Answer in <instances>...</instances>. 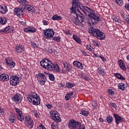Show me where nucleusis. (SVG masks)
Returning <instances> with one entry per match:
<instances>
[{
  "instance_id": "obj_31",
  "label": "nucleus",
  "mask_w": 129,
  "mask_h": 129,
  "mask_svg": "<svg viewBox=\"0 0 129 129\" xmlns=\"http://www.w3.org/2000/svg\"><path fill=\"white\" fill-rule=\"evenodd\" d=\"M47 77L49 78V79L51 80V81H54L55 80V77L53 74L46 73Z\"/></svg>"
},
{
  "instance_id": "obj_35",
  "label": "nucleus",
  "mask_w": 129,
  "mask_h": 129,
  "mask_svg": "<svg viewBox=\"0 0 129 129\" xmlns=\"http://www.w3.org/2000/svg\"><path fill=\"white\" fill-rule=\"evenodd\" d=\"M44 51L45 52H48V53H54V52H55V50L50 48H45Z\"/></svg>"
},
{
  "instance_id": "obj_51",
  "label": "nucleus",
  "mask_w": 129,
  "mask_h": 129,
  "mask_svg": "<svg viewBox=\"0 0 129 129\" xmlns=\"http://www.w3.org/2000/svg\"><path fill=\"white\" fill-rule=\"evenodd\" d=\"M124 8L127 11H129V4H125Z\"/></svg>"
},
{
  "instance_id": "obj_7",
  "label": "nucleus",
  "mask_w": 129,
  "mask_h": 129,
  "mask_svg": "<svg viewBox=\"0 0 129 129\" xmlns=\"http://www.w3.org/2000/svg\"><path fill=\"white\" fill-rule=\"evenodd\" d=\"M50 118L54 120L56 122H60L61 121V117H60V115L57 111H51L50 113Z\"/></svg>"
},
{
  "instance_id": "obj_58",
  "label": "nucleus",
  "mask_w": 129,
  "mask_h": 129,
  "mask_svg": "<svg viewBox=\"0 0 129 129\" xmlns=\"http://www.w3.org/2000/svg\"><path fill=\"white\" fill-rule=\"evenodd\" d=\"M121 16L124 19H126V15H124V14H122Z\"/></svg>"
},
{
  "instance_id": "obj_34",
  "label": "nucleus",
  "mask_w": 129,
  "mask_h": 129,
  "mask_svg": "<svg viewBox=\"0 0 129 129\" xmlns=\"http://www.w3.org/2000/svg\"><path fill=\"white\" fill-rule=\"evenodd\" d=\"M106 120H107V122L111 123L113 120L112 116L110 115L107 116V117H106Z\"/></svg>"
},
{
  "instance_id": "obj_38",
  "label": "nucleus",
  "mask_w": 129,
  "mask_h": 129,
  "mask_svg": "<svg viewBox=\"0 0 129 129\" xmlns=\"http://www.w3.org/2000/svg\"><path fill=\"white\" fill-rule=\"evenodd\" d=\"M118 89H120L121 90H124V84L123 83L119 84Z\"/></svg>"
},
{
  "instance_id": "obj_33",
  "label": "nucleus",
  "mask_w": 129,
  "mask_h": 129,
  "mask_svg": "<svg viewBox=\"0 0 129 129\" xmlns=\"http://www.w3.org/2000/svg\"><path fill=\"white\" fill-rule=\"evenodd\" d=\"M64 68H66V70L68 71L69 72H70L71 71V69H72V67H71V65L70 64H68L67 66H65V64H63Z\"/></svg>"
},
{
  "instance_id": "obj_15",
  "label": "nucleus",
  "mask_w": 129,
  "mask_h": 129,
  "mask_svg": "<svg viewBox=\"0 0 129 129\" xmlns=\"http://www.w3.org/2000/svg\"><path fill=\"white\" fill-rule=\"evenodd\" d=\"M113 116L115 119L116 124H118L119 123H120V122H122L123 121V119L117 114L114 113Z\"/></svg>"
},
{
  "instance_id": "obj_44",
  "label": "nucleus",
  "mask_w": 129,
  "mask_h": 129,
  "mask_svg": "<svg viewBox=\"0 0 129 129\" xmlns=\"http://www.w3.org/2000/svg\"><path fill=\"white\" fill-rule=\"evenodd\" d=\"M86 48L89 51H92V49H93V47L91 46V45H87Z\"/></svg>"
},
{
  "instance_id": "obj_1",
  "label": "nucleus",
  "mask_w": 129,
  "mask_h": 129,
  "mask_svg": "<svg viewBox=\"0 0 129 129\" xmlns=\"http://www.w3.org/2000/svg\"><path fill=\"white\" fill-rule=\"evenodd\" d=\"M40 66L46 69L48 71H55V72H59L60 69L59 66L57 64L52 63V61L48 58H44L42 60L40 61Z\"/></svg>"
},
{
  "instance_id": "obj_3",
  "label": "nucleus",
  "mask_w": 129,
  "mask_h": 129,
  "mask_svg": "<svg viewBox=\"0 0 129 129\" xmlns=\"http://www.w3.org/2000/svg\"><path fill=\"white\" fill-rule=\"evenodd\" d=\"M85 10H86V12L88 13V14H87L88 17L92 19V24L93 25H96L97 22H100V18L97 14H95V11L87 7L85 8Z\"/></svg>"
},
{
  "instance_id": "obj_52",
  "label": "nucleus",
  "mask_w": 129,
  "mask_h": 129,
  "mask_svg": "<svg viewBox=\"0 0 129 129\" xmlns=\"http://www.w3.org/2000/svg\"><path fill=\"white\" fill-rule=\"evenodd\" d=\"M51 128L52 129H58V127H57L56 125L54 124V123H53L51 125Z\"/></svg>"
},
{
  "instance_id": "obj_50",
  "label": "nucleus",
  "mask_w": 129,
  "mask_h": 129,
  "mask_svg": "<svg viewBox=\"0 0 129 129\" xmlns=\"http://www.w3.org/2000/svg\"><path fill=\"white\" fill-rule=\"evenodd\" d=\"M113 22H115L117 23H118V24H120L121 23V22L120 21V20H119V19H118L117 18H115L113 20Z\"/></svg>"
},
{
  "instance_id": "obj_45",
  "label": "nucleus",
  "mask_w": 129,
  "mask_h": 129,
  "mask_svg": "<svg viewBox=\"0 0 129 129\" xmlns=\"http://www.w3.org/2000/svg\"><path fill=\"white\" fill-rule=\"evenodd\" d=\"M16 112L17 113V115H19L20 114H22V112H21V110L19 108H15Z\"/></svg>"
},
{
  "instance_id": "obj_4",
  "label": "nucleus",
  "mask_w": 129,
  "mask_h": 129,
  "mask_svg": "<svg viewBox=\"0 0 129 129\" xmlns=\"http://www.w3.org/2000/svg\"><path fill=\"white\" fill-rule=\"evenodd\" d=\"M77 16V18L74 17L72 19V22L77 26H81V27H84V15L81 14L79 15L78 13L75 14Z\"/></svg>"
},
{
  "instance_id": "obj_11",
  "label": "nucleus",
  "mask_w": 129,
  "mask_h": 129,
  "mask_svg": "<svg viewBox=\"0 0 129 129\" xmlns=\"http://www.w3.org/2000/svg\"><path fill=\"white\" fill-rule=\"evenodd\" d=\"M1 34H12L14 33V28L12 26H8L4 30H0Z\"/></svg>"
},
{
  "instance_id": "obj_40",
  "label": "nucleus",
  "mask_w": 129,
  "mask_h": 129,
  "mask_svg": "<svg viewBox=\"0 0 129 129\" xmlns=\"http://www.w3.org/2000/svg\"><path fill=\"white\" fill-rule=\"evenodd\" d=\"M81 114H82V115H84V116H87L88 114H89V112L87 111L83 110L81 111V113H80Z\"/></svg>"
},
{
  "instance_id": "obj_61",
  "label": "nucleus",
  "mask_w": 129,
  "mask_h": 129,
  "mask_svg": "<svg viewBox=\"0 0 129 129\" xmlns=\"http://www.w3.org/2000/svg\"><path fill=\"white\" fill-rule=\"evenodd\" d=\"M83 7H84V6H82L81 5H79L78 7V9H80V10H82V8H83Z\"/></svg>"
},
{
  "instance_id": "obj_17",
  "label": "nucleus",
  "mask_w": 129,
  "mask_h": 129,
  "mask_svg": "<svg viewBox=\"0 0 129 129\" xmlns=\"http://www.w3.org/2000/svg\"><path fill=\"white\" fill-rule=\"evenodd\" d=\"M6 61L8 64V67H10V68H14V67L16 66V63H15L13 60H11L6 58Z\"/></svg>"
},
{
  "instance_id": "obj_47",
  "label": "nucleus",
  "mask_w": 129,
  "mask_h": 129,
  "mask_svg": "<svg viewBox=\"0 0 129 129\" xmlns=\"http://www.w3.org/2000/svg\"><path fill=\"white\" fill-rule=\"evenodd\" d=\"M92 105L93 107H96L97 106V103L94 101H92Z\"/></svg>"
},
{
  "instance_id": "obj_20",
  "label": "nucleus",
  "mask_w": 129,
  "mask_h": 129,
  "mask_svg": "<svg viewBox=\"0 0 129 129\" xmlns=\"http://www.w3.org/2000/svg\"><path fill=\"white\" fill-rule=\"evenodd\" d=\"M10 78L9 77V75L6 74H3L1 75H0V81H3L5 82V81H8L9 80Z\"/></svg>"
},
{
  "instance_id": "obj_12",
  "label": "nucleus",
  "mask_w": 129,
  "mask_h": 129,
  "mask_svg": "<svg viewBox=\"0 0 129 129\" xmlns=\"http://www.w3.org/2000/svg\"><path fill=\"white\" fill-rule=\"evenodd\" d=\"M12 98H13V100L14 101H15L16 103H21L23 99V97H22V95H21V94L18 93L15 94Z\"/></svg>"
},
{
  "instance_id": "obj_8",
  "label": "nucleus",
  "mask_w": 129,
  "mask_h": 129,
  "mask_svg": "<svg viewBox=\"0 0 129 129\" xmlns=\"http://www.w3.org/2000/svg\"><path fill=\"white\" fill-rule=\"evenodd\" d=\"M10 83L11 85H12V86H17V85H18L20 83L19 77L16 76H12L10 78Z\"/></svg>"
},
{
  "instance_id": "obj_64",
  "label": "nucleus",
  "mask_w": 129,
  "mask_h": 129,
  "mask_svg": "<svg viewBox=\"0 0 129 129\" xmlns=\"http://www.w3.org/2000/svg\"><path fill=\"white\" fill-rule=\"evenodd\" d=\"M126 22H127V23H129V19L127 17H126V19H125Z\"/></svg>"
},
{
  "instance_id": "obj_53",
  "label": "nucleus",
  "mask_w": 129,
  "mask_h": 129,
  "mask_svg": "<svg viewBox=\"0 0 129 129\" xmlns=\"http://www.w3.org/2000/svg\"><path fill=\"white\" fill-rule=\"evenodd\" d=\"M31 45L32 47H34V48H37V44L35 43V42H31Z\"/></svg>"
},
{
  "instance_id": "obj_36",
  "label": "nucleus",
  "mask_w": 129,
  "mask_h": 129,
  "mask_svg": "<svg viewBox=\"0 0 129 129\" xmlns=\"http://www.w3.org/2000/svg\"><path fill=\"white\" fill-rule=\"evenodd\" d=\"M81 75V78H82V79H84V80H86V81H89V80H90V79H89V78L87 77L86 75L84 74H82Z\"/></svg>"
},
{
  "instance_id": "obj_10",
  "label": "nucleus",
  "mask_w": 129,
  "mask_h": 129,
  "mask_svg": "<svg viewBox=\"0 0 129 129\" xmlns=\"http://www.w3.org/2000/svg\"><path fill=\"white\" fill-rule=\"evenodd\" d=\"M24 8H16L14 10V13H15L17 17H22V16L24 15Z\"/></svg>"
},
{
  "instance_id": "obj_49",
  "label": "nucleus",
  "mask_w": 129,
  "mask_h": 129,
  "mask_svg": "<svg viewBox=\"0 0 129 129\" xmlns=\"http://www.w3.org/2000/svg\"><path fill=\"white\" fill-rule=\"evenodd\" d=\"M113 2H115L117 4H122V0H112Z\"/></svg>"
},
{
  "instance_id": "obj_39",
  "label": "nucleus",
  "mask_w": 129,
  "mask_h": 129,
  "mask_svg": "<svg viewBox=\"0 0 129 129\" xmlns=\"http://www.w3.org/2000/svg\"><path fill=\"white\" fill-rule=\"evenodd\" d=\"M18 3H20V4H24V5H28L29 4V2L26 0H17Z\"/></svg>"
},
{
  "instance_id": "obj_25",
  "label": "nucleus",
  "mask_w": 129,
  "mask_h": 129,
  "mask_svg": "<svg viewBox=\"0 0 129 129\" xmlns=\"http://www.w3.org/2000/svg\"><path fill=\"white\" fill-rule=\"evenodd\" d=\"M16 121V116L15 115H11L9 117V121L11 123H14Z\"/></svg>"
},
{
  "instance_id": "obj_29",
  "label": "nucleus",
  "mask_w": 129,
  "mask_h": 129,
  "mask_svg": "<svg viewBox=\"0 0 129 129\" xmlns=\"http://www.w3.org/2000/svg\"><path fill=\"white\" fill-rule=\"evenodd\" d=\"M16 51L17 53H22L24 52V49L21 46H16Z\"/></svg>"
},
{
  "instance_id": "obj_43",
  "label": "nucleus",
  "mask_w": 129,
  "mask_h": 129,
  "mask_svg": "<svg viewBox=\"0 0 129 129\" xmlns=\"http://www.w3.org/2000/svg\"><path fill=\"white\" fill-rule=\"evenodd\" d=\"M85 8H87V7L86 6L83 7L82 9H81V11H82V12H83L84 14H85L86 16H87V12H86V10H85Z\"/></svg>"
},
{
  "instance_id": "obj_60",
  "label": "nucleus",
  "mask_w": 129,
  "mask_h": 129,
  "mask_svg": "<svg viewBox=\"0 0 129 129\" xmlns=\"http://www.w3.org/2000/svg\"><path fill=\"white\" fill-rule=\"evenodd\" d=\"M93 44L94 46H96V47H98V43L95 41L93 42Z\"/></svg>"
},
{
  "instance_id": "obj_5",
  "label": "nucleus",
  "mask_w": 129,
  "mask_h": 129,
  "mask_svg": "<svg viewBox=\"0 0 129 129\" xmlns=\"http://www.w3.org/2000/svg\"><path fill=\"white\" fill-rule=\"evenodd\" d=\"M70 129H85V126H81V122L76 121L74 119L71 120L69 122Z\"/></svg>"
},
{
  "instance_id": "obj_30",
  "label": "nucleus",
  "mask_w": 129,
  "mask_h": 129,
  "mask_svg": "<svg viewBox=\"0 0 129 129\" xmlns=\"http://www.w3.org/2000/svg\"><path fill=\"white\" fill-rule=\"evenodd\" d=\"M73 39H74L75 41L77 42V43H81V40L80 39V38L78 37L77 35H73Z\"/></svg>"
},
{
  "instance_id": "obj_2",
  "label": "nucleus",
  "mask_w": 129,
  "mask_h": 129,
  "mask_svg": "<svg viewBox=\"0 0 129 129\" xmlns=\"http://www.w3.org/2000/svg\"><path fill=\"white\" fill-rule=\"evenodd\" d=\"M89 33L91 36H93L99 40H104L105 39V34L100 31L99 29L95 27H91L89 29Z\"/></svg>"
},
{
  "instance_id": "obj_37",
  "label": "nucleus",
  "mask_w": 129,
  "mask_h": 129,
  "mask_svg": "<svg viewBox=\"0 0 129 129\" xmlns=\"http://www.w3.org/2000/svg\"><path fill=\"white\" fill-rule=\"evenodd\" d=\"M66 87H67V88H72V87H74V84L71 83L67 82Z\"/></svg>"
},
{
  "instance_id": "obj_48",
  "label": "nucleus",
  "mask_w": 129,
  "mask_h": 129,
  "mask_svg": "<svg viewBox=\"0 0 129 129\" xmlns=\"http://www.w3.org/2000/svg\"><path fill=\"white\" fill-rule=\"evenodd\" d=\"M70 98H71V97H70L68 94H67L65 96L66 100H69V99H70Z\"/></svg>"
},
{
  "instance_id": "obj_57",
  "label": "nucleus",
  "mask_w": 129,
  "mask_h": 129,
  "mask_svg": "<svg viewBox=\"0 0 129 129\" xmlns=\"http://www.w3.org/2000/svg\"><path fill=\"white\" fill-rule=\"evenodd\" d=\"M43 25L47 26L48 25V21L44 20L43 21Z\"/></svg>"
},
{
  "instance_id": "obj_19",
  "label": "nucleus",
  "mask_w": 129,
  "mask_h": 129,
  "mask_svg": "<svg viewBox=\"0 0 129 129\" xmlns=\"http://www.w3.org/2000/svg\"><path fill=\"white\" fill-rule=\"evenodd\" d=\"M38 97V95L36 92H32L30 94V96L28 97V100L29 102H32V100L34 99L35 98H37Z\"/></svg>"
},
{
  "instance_id": "obj_56",
  "label": "nucleus",
  "mask_w": 129,
  "mask_h": 129,
  "mask_svg": "<svg viewBox=\"0 0 129 129\" xmlns=\"http://www.w3.org/2000/svg\"><path fill=\"white\" fill-rule=\"evenodd\" d=\"M52 105L51 104H47L46 105V107L48 108L49 109H51V108L52 107Z\"/></svg>"
},
{
  "instance_id": "obj_13",
  "label": "nucleus",
  "mask_w": 129,
  "mask_h": 129,
  "mask_svg": "<svg viewBox=\"0 0 129 129\" xmlns=\"http://www.w3.org/2000/svg\"><path fill=\"white\" fill-rule=\"evenodd\" d=\"M25 124L29 127V128H32L33 125H34V122H33V119L31 118H28V117L25 118Z\"/></svg>"
},
{
  "instance_id": "obj_41",
  "label": "nucleus",
  "mask_w": 129,
  "mask_h": 129,
  "mask_svg": "<svg viewBox=\"0 0 129 129\" xmlns=\"http://www.w3.org/2000/svg\"><path fill=\"white\" fill-rule=\"evenodd\" d=\"M17 117L21 121H23V120H24V116H22V113L19 115H17Z\"/></svg>"
},
{
  "instance_id": "obj_62",
  "label": "nucleus",
  "mask_w": 129,
  "mask_h": 129,
  "mask_svg": "<svg viewBox=\"0 0 129 129\" xmlns=\"http://www.w3.org/2000/svg\"><path fill=\"white\" fill-rule=\"evenodd\" d=\"M21 23L23 26L26 25V22L21 21Z\"/></svg>"
},
{
  "instance_id": "obj_24",
  "label": "nucleus",
  "mask_w": 129,
  "mask_h": 129,
  "mask_svg": "<svg viewBox=\"0 0 129 129\" xmlns=\"http://www.w3.org/2000/svg\"><path fill=\"white\" fill-rule=\"evenodd\" d=\"M40 101L41 99H40V97H39L35 98L34 99L32 100V102H33L34 105H38V104H40Z\"/></svg>"
},
{
  "instance_id": "obj_27",
  "label": "nucleus",
  "mask_w": 129,
  "mask_h": 129,
  "mask_svg": "<svg viewBox=\"0 0 129 129\" xmlns=\"http://www.w3.org/2000/svg\"><path fill=\"white\" fill-rule=\"evenodd\" d=\"M8 22V19L5 18V17H2L0 18V24L1 25H6Z\"/></svg>"
},
{
  "instance_id": "obj_23",
  "label": "nucleus",
  "mask_w": 129,
  "mask_h": 129,
  "mask_svg": "<svg viewBox=\"0 0 129 129\" xmlns=\"http://www.w3.org/2000/svg\"><path fill=\"white\" fill-rule=\"evenodd\" d=\"M118 63L119 64V66L122 70H126V68H125V65L123 63V60L122 59H120L118 61Z\"/></svg>"
},
{
  "instance_id": "obj_42",
  "label": "nucleus",
  "mask_w": 129,
  "mask_h": 129,
  "mask_svg": "<svg viewBox=\"0 0 129 129\" xmlns=\"http://www.w3.org/2000/svg\"><path fill=\"white\" fill-rule=\"evenodd\" d=\"M60 39H61L60 36H57L53 37L52 40H53V41H56V42H59L60 41Z\"/></svg>"
},
{
  "instance_id": "obj_22",
  "label": "nucleus",
  "mask_w": 129,
  "mask_h": 129,
  "mask_svg": "<svg viewBox=\"0 0 129 129\" xmlns=\"http://www.w3.org/2000/svg\"><path fill=\"white\" fill-rule=\"evenodd\" d=\"M73 65L74 66L78 67V68H79V69H83L84 68L83 64H82V63L78 61H74L73 62Z\"/></svg>"
},
{
  "instance_id": "obj_14",
  "label": "nucleus",
  "mask_w": 129,
  "mask_h": 129,
  "mask_svg": "<svg viewBox=\"0 0 129 129\" xmlns=\"http://www.w3.org/2000/svg\"><path fill=\"white\" fill-rule=\"evenodd\" d=\"M23 9L24 10H26V11H28L30 14L35 13V8L33 7L32 6L26 5Z\"/></svg>"
},
{
  "instance_id": "obj_55",
  "label": "nucleus",
  "mask_w": 129,
  "mask_h": 129,
  "mask_svg": "<svg viewBox=\"0 0 129 129\" xmlns=\"http://www.w3.org/2000/svg\"><path fill=\"white\" fill-rule=\"evenodd\" d=\"M110 104L112 106V107H114V108H115V107H116V104H115V103H110Z\"/></svg>"
},
{
  "instance_id": "obj_16",
  "label": "nucleus",
  "mask_w": 129,
  "mask_h": 129,
  "mask_svg": "<svg viewBox=\"0 0 129 129\" xmlns=\"http://www.w3.org/2000/svg\"><path fill=\"white\" fill-rule=\"evenodd\" d=\"M72 7L71 8V10L72 11V13H74V14H77L76 12V9L78 8V7L79 6V3L78 2H73L72 3Z\"/></svg>"
},
{
  "instance_id": "obj_32",
  "label": "nucleus",
  "mask_w": 129,
  "mask_h": 129,
  "mask_svg": "<svg viewBox=\"0 0 129 129\" xmlns=\"http://www.w3.org/2000/svg\"><path fill=\"white\" fill-rule=\"evenodd\" d=\"M98 72L100 75L103 76V75H105V73L104 72V70L101 69V68H99L98 69Z\"/></svg>"
},
{
  "instance_id": "obj_46",
  "label": "nucleus",
  "mask_w": 129,
  "mask_h": 129,
  "mask_svg": "<svg viewBox=\"0 0 129 129\" xmlns=\"http://www.w3.org/2000/svg\"><path fill=\"white\" fill-rule=\"evenodd\" d=\"M108 93H109V94H111V95L114 94V91H113L111 89H108Z\"/></svg>"
},
{
  "instance_id": "obj_54",
  "label": "nucleus",
  "mask_w": 129,
  "mask_h": 129,
  "mask_svg": "<svg viewBox=\"0 0 129 129\" xmlns=\"http://www.w3.org/2000/svg\"><path fill=\"white\" fill-rule=\"evenodd\" d=\"M38 128L39 129H46L45 128V126L42 124H41L40 125H39V127H38Z\"/></svg>"
},
{
  "instance_id": "obj_63",
  "label": "nucleus",
  "mask_w": 129,
  "mask_h": 129,
  "mask_svg": "<svg viewBox=\"0 0 129 129\" xmlns=\"http://www.w3.org/2000/svg\"><path fill=\"white\" fill-rule=\"evenodd\" d=\"M34 115H35V117H38V112H35L34 113Z\"/></svg>"
},
{
  "instance_id": "obj_28",
  "label": "nucleus",
  "mask_w": 129,
  "mask_h": 129,
  "mask_svg": "<svg viewBox=\"0 0 129 129\" xmlns=\"http://www.w3.org/2000/svg\"><path fill=\"white\" fill-rule=\"evenodd\" d=\"M61 19H62V17L57 15H53L51 18V20H53V21L59 20Z\"/></svg>"
},
{
  "instance_id": "obj_18",
  "label": "nucleus",
  "mask_w": 129,
  "mask_h": 129,
  "mask_svg": "<svg viewBox=\"0 0 129 129\" xmlns=\"http://www.w3.org/2000/svg\"><path fill=\"white\" fill-rule=\"evenodd\" d=\"M24 31L26 33H35L36 29L33 26H29L26 28H24Z\"/></svg>"
},
{
  "instance_id": "obj_26",
  "label": "nucleus",
  "mask_w": 129,
  "mask_h": 129,
  "mask_svg": "<svg viewBox=\"0 0 129 129\" xmlns=\"http://www.w3.org/2000/svg\"><path fill=\"white\" fill-rule=\"evenodd\" d=\"M115 77L117 78L118 79H120V80H125L124 77L122 76V75L119 74V73H116L114 74Z\"/></svg>"
},
{
  "instance_id": "obj_21",
  "label": "nucleus",
  "mask_w": 129,
  "mask_h": 129,
  "mask_svg": "<svg viewBox=\"0 0 129 129\" xmlns=\"http://www.w3.org/2000/svg\"><path fill=\"white\" fill-rule=\"evenodd\" d=\"M8 12V7L5 5L0 6V13L1 14H6Z\"/></svg>"
},
{
  "instance_id": "obj_9",
  "label": "nucleus",
  "mask_w": 129,
  "mask_h": 129,
  "mask_svg": "<svg viewBox=\"0 0 129 129\" xmlns=\"http://www.w3.org/2000/svg\"><path fill=\"white\" fill-rule=\"evenodd\" d=\"M44 36L48 39H51L54 36V31L52 29H47L43 31Z\"/></svg>"
},
{
  "instance_id": "obj_6",
  "label": "nucleus",
  "mask_w": 129,
  "mask_h": 129,
  "mask_svg": "<svg viewBox=\"0 0 129 129\" xmlns=\"http://www.w3.org/2000/svg\"><path fill=\"white\" fill-rule=\"evenodd\" d=\"M37 80L41 85H44L47 82V73H38L37 75Z\"/></svg>"
},
{
  "instance_id": "obj_59",
  "label": "nucleus",
  "mask_w": 129,
  "mask_h": 129,
  "mask_svg": "<svg viewBox=\"0 0 129 129\" xmlns=\"http://www.w3.org/2000/svg\"><path fill=\"white\" fill-rule=\"evenodd\" d=\"M70 97L72 96L73 94H74V93L73 92H71L69 93L68 94Z\"/></svg>"
}]
</instances>
